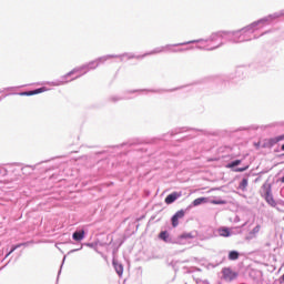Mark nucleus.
<instances>
[{
    "mask_svg": "<svg viewBox=\"0 0 284 284\" xmlns=\"http://www.w3.org/2000/svg\"><path fill=\"white\" fill-rule=\"evenodd\" d=\"M245 68L240 67L235 70L234 73H230L227 75H223L221 78L222 83H226L229 85H239L242 81L245 80Z\"/></svg>",
    "mask_w": 284,
    "mask_h": 284,
    "instance_id": "nucleus-8",
    "label": "nucleus"
},
{
    "mask_svg": "<svg viewBox=\"0 0 284 284\" xmlns=\"http://www.w3.org/2000/svg\"><path fill=\"white\" fill-rule=\"evenodd\" d=\"M6 97H10V93H7L6 95H2L1 99H6Z\"/></svg>",
    "mask_w": 284,
    "mask_h": 284,
    "instance_id": "nucleus-51",
    "label": "nucleus"
},
{
    "mask_svg": "<svg viewBox=\"0 0 284 284\" xmlns=\"http://www.w3.org/2000/svg\"><path fill=\"white\" fill-rule=\"evenodd\" d=\"M223 39H225V31H216V32H213L206 39H197V40H191V41H197L195 43H210V42L217 43V44H214L213 47L195 45L196 50H206L209 52H212V50H219V48L223 45Z\"/></svg>",
    "mask_w": 284,
    "mask_h": 284,
    "instance_id": "nucleus-4",
    "label": "nucleus"
},
{
    "mask_svg": "<svg viewBox=\"0 0 284 284\" xmlns=\"http://www.w3.org/2000/svg\"><path fill=\"white\" fill-rule=\"evenodd\" d=\"M49 162H50V160H45V161H42L40 163H49Z\"/></svg>",
    "mask_w": 284,
    "mask_h": 284,
    "instance_id": "nucleus-53",
    "label": "nucleus"
},
{
    "mask_svg": "<svg viewBox=\"0 0 284 284\" xmlns=\"http://www.w3.org/2000/svg\"><path fill=\"white\" fill-rule=\"evenodd\" d=\"M85 236H88V230L85 227L77 229L72 233V240L75 241V243H81Z\"/></svg>",
    "mask_w": 284,
    "mask_h": 284,
    "instance_id": "nucleus-14",
    "label": "nucleus"
},
{
    "mask_svg": "<svg viewBox=\"0 0 284 284\" xmlns=\"http://www.w3.org/2000/svg\"><path fill=\"white\" fill-rule=\"evenodd\" d=\"M134 152H141L142 154H144L145 152H148V149H145V148H136L134 150Z\"/></svg>",
    "mask_w": 284,
    "mask_h": 284,
    "instance_id": "nucleus-37",
    "label": "nucleus"
},
{
    "mask_svg": "<svg viewBox=\"0 0 284 284\" xmlns=\"http://www.w3.org/2000/svg\"><path fill=\"white\" fill-rule=\"evenodd\" d=\"M153 54H155L154 50H151V51L145 52L143 54H139V55L135 54L134 59H136L138 61H141V60L145 59V57H152Z\"/></svg>",
    "mask_w": 284,
    "mask_h": 284,
    "instance_id": "nucleus-27",
    "label": "nucleus"
},
{
    "mask_svg": "<svg viewBox=\"0 0 284 284\" xmlns=\"http://www.w3.org/2000/svg\"><path fill=\"white\" fill-rule=\"evenodd\" d=\"M112 265H113V270H115V273L118 274L119 278H121L123 276V272H124L123 264L121 262H119V260L113 257Z\"/></svg>",
    "mask_w": 284,
    "mask_h": 284,
    "instance_id": "nucleus-19",
    "label": "nucleus"
},
{
    "mask_svg": "<svg viewBox=\"0 0 284 284\" xmlns=\"http://www.w3.org/2000/svg\"><path fill=\"white\" fill-rule=\"evenodd\" d=\"M274 152H275L276 154H278V152H283V150H281V148H276V149H274Z\"/></svg>",
    "mask_w": 284,
    "mask_h": 284,
    "instance_id": "nucleus-45",
    "label": "nucleus"
},
{
    "mask_svg": "<svg viewBox=\"0 0 284 284\" xmlns=\"http://www.w3.org/2000/svg\"><path fill=\"white\" fill-rule=\"evenodd\" d=\"M281 150L282 152H284V143L281 145Z\"/></svg>",
    "mask_w": 284,
    "mask_h": 284,
    "instance_id": "nucleus-52",
    "label": "nucleus"
},
{
    "mask_svg": "<svg viewBox=\"0 0 284 284\" xmlns=\"http://www.w3.org/2000/svg\"><path fill=\"white\" fill-rule=\"evenodd\" d=\"M253 68L260 73L267 72V65L261 63V64H254Z\"/></svg>",
    "mask_w": 284,
    "mask_h": 284,
    "instance_id": "nucleus-28",
    "label": "nucleus"
},
{
    "mask_svg": "<svg viewBox=\"0 0 284 284\" xmlns=\"http://www.w3.org/2000/svg\"><path fill=\"white\" fill-rule=\"evenodd\" d=\"M30 243H32V241L18 243V245H20L19 247H28L30 245Z\"/></svg>",
    "mask_w": 284,
    "mask_h": 284,
    "instance_id": "nucleus-36",
    "label": "nucleus"
},
{
    "mask_svg": "<svg viewBox=\"0 0 284 284\" xmlns=\"http://www.w3.org/2000/svg\"><path fill=\"white\" fill-rule=\"evenodd\" d=\"M176 263H179V261H171L169 263V266L170 267H173L174 268V272H179V268L176 267Z\"/></svg>",
    "mask_w": 284,
    "mask_h": 284,
    "instance_id": "nucleus-35",
    "label": "nucleus"
},
{
    "mask_svg": "<svg viewBox=\"0 0 284 284\" xmlns=\"http://www.w3.org/2000/svg\"><path fill=\"white\" fill-rule=\"evenodd\" d=\"M209 202V199L205 196L195 199L187 207L186 211H191L192 207H199V205H205Z\"/></svg>",
    "mask_w": 284,
    "mask_h": 284,
    "instance_id": "nucleus-20",
    "label": "nucleus"
},
{
    "mask_svg": "<svg viewBox=\"0 0 284 284\" xmlns=\"http://www.w3.org/2000/svg\"><path fill=\"white\" fill-rule=\"evenodd\" d=\"M19 244H12L10 250L7 251L4 258H8V256H10V254H13V252H17V250H19Z\"/></svg>",
    "mask_w": 284,
    "mask_h": 284,
    "instance_id": "nucleus-29",
    "label": "nucleus"
},
{
    "mask_svg": "<svg viewBox=\"0 0 284 284\" xmlns=\"http://www.w3.org/2000/svg\"><path fill=\"white\" fill-rule=\"evenodd\" d=\"M69 243H73L72 240H69Z\"/></svg>",
    "mask_w": 284,
    "mask_h": 284,
    "instance_id": "nucleus-59",
    "label": "nucleus"
},
{
    "mask_svg": "<svg viewBox=\"0 0 284 284\" xmlns=\"http://www.w3.org/2000/svg\"><path fill=\"white\" fill-rule=\"evenodd\" d=\"M255 148L258 150L261 148V142L255 143Z\"/></svg>",
    "mask_w": 284,
    "mask_h": 284,
    "instance_id": "nucleus-47",
    "label": "nucleus"
},
{
    "mask_svg": "<svg viewBox=\"0 0 284 284\" xmlns=\"http://www.w3.org/2000/svg\"><path fill=\"white\" fill-rule=\"evenodd\" d=\"M261 190H262L261 196H262V199H264V201H266L267 205H270L271 207H276V210H281L276 205H282V207H284L283 200H280L278 202H276V200H274V194L272 193V183L266 181L262 185Z\"/></svg>",
    "mask_w": 284,
    "mask_h": 284,
    "instance_id": "nucleus-7",
    "label": "nucleus"
},
{
    "mask_svg": "<svg viewBox=\"0 0 284 284\" xmlns=\"http://www.w3.org/2000/svg\"><path fill=\"white\" fill-rule=\"evenodd\" d=\"M185 212H187V209H185V210L181 209V210L176 211L173 214V216L178 217V220L183 219L185 216Z\"/></svg>",
    "mask_w": 284,
    "mask_h": 284,
    "instance_id": "nucleus-30",
    "label": "nucleus"
},
{
    "mask_svg": "<svg viewBox=\"0 0 284 284\" xmlns=\"http://www.w3.org/2000/svg\"><path fill=\"white\" fill-rule=\"evenodd\" d=\"M281 17H284V9L263 17L242 29L224 31L225 41H229L230 43H244V41H250V39H245V34H247V32H254L255 30H258V28L270 26L273 21H276V19H281Z\"/></svg>",
    "mask_w": 284,
    "mask_h": 284,
    "instance_id": "nucleus-1",
    "label": "nucleus"
},
{
    "mask_svg": "<svg viewBox=\"0 0 284 284\" xmlns=\"http://www.w3.org/2000/svg\"><path fill=\"white\" fill-rule=\"evenodd\" d=\"M184 270H187V266H184Z\"/></svg>",
    "mask_w": 284,
    "mask_h": 284,
    "instance_id": "nucleus-60",
    "label": "nucleus"
},
{
    "mask_svg": "<svg viewBox=\"0 0 284 284\" xmlns=\"http://www.w3.org/2000/svg\"><path fill=\"white\" fill-rule=\"evenodd\" d=\"M190 239H196V231L180 234L178 236V245H183V241H190Z\"/></svg>",
    "mask_w": 284,
    "mask_h": 284,
    "instance_id": "nucleus-17",
    "label": "nucleus"
},
{
    "mask_svg": "<svg viewBox=\"0 0 284 284\" xmlns=\"http://www.w3.org/2000/svg\"><path fill=\"white\" fill-rule=\"evenodd\" d=\"M12 90H17V88L16 87L4 88V92H12Z\"/></svg>",
    "mask_w": 284,
    "mask_h": 284,
    "instance_id": "nucleus-41",
    "label": "nucleus"
},
{
    "mask_svg": "<svg viewBox=\"0 0 284 284\" xmlns=\"http://www.w3.org/2000/svg\"><path fill=\"white\" fill-rule=\"evenodd\" d=\"M192 131L193 132H202V134H207V131H205V130L181 126V128H175V129L171 130L169 133H164L160 136L152 138L146 143H158L159 141H168V138L172 139V136H176V134H183V132H192Z\"/></svg>",
    "mask_w": 284,
    "mask_h": 284,
    "instance_id": "nucleus-6",
    "label": "nucleus"
},
{
    "mask_svg": "<svg viewBox=\"0 0 284 284\" xmlns=\"http://www.w3.org/2000/svg\"><path fill=\"white\" fill-rule=\"evenodd\" d=\"M28 168H31L32 170H34V168H37L36 165L34 166H32V165H29Z\"/></svg>",
    "mask_w": 284,
    "mask_h": 284,
    "instance_id": "nucleus-54",
    "label": "nucleus"
},
{
    "mask_svg": "<svg viewBox=\"0 0 284 284\" xmlns=\"http://www.w3.org/2000/svg\"><path fill=\"white\" fill-rule=\"evenodd\" d=\"M261 232V224H257L254 229L250 231V236H254L255 234H258Z\"/></svg>",
    "mask_w": 284,
    "mask_h": 284,
    "instance_id": "nucleus-32",
    "label": "nucleus"
},
{
    "mask_svg": "<svg viewBox=\"0 0 284 284\" xmlns=\"http://www.w3.org/2000/svg\"><path fill=\"white\" fill-rule=\"evenodd\" d=\"M87 247H91L92 250H94V247H97V243H93V242H91V243H85L84 244Z\"/></svg>",
    "mask_w": 284,
    "mask_h": 284,
    "instance_id": "nucleus-40",
    "label": "nucleus"
},
{
    "mask_svg": "<svg viewBox=\"0 0 284 284\" xmlns=\"http://www.w3.org/2000/svg\"><path fill=\"white\" fill-rule=\"evenodd\" d=\"M126 237H120L118 240L114 241V239H112L111 236V241L109 242V245H112V254H116V252H119V250H121V246L123 245V243H125Z\"/></svg>",
    "mask_w": 284,
    "mask_h": 284,
    "instance_id": "nucleus-16",
    "label": "nucleus"
},
{
    "mask_svg": "<svg viewBox=\"0 0 284 284\" xmlns=\"http://www.w3.org/2000/svg\"><path fill=\"white\" fill-rule=\"evenodd\" d=\"M243 130H258V125L252 124V125H250V126H247V128H239V129L236 130V132H243Z\"/></svg>",
    "mask_w": 284,
    "mask_h": 284,
    "instance_id": "nucleus-31",
    "label": "nucleus"
},
{
    "mask_svg": "<svg viewBox=\"0 0 284 284\" xmlns=\"http://www.w3.org/2000/svg\"><path fill=\"white\" fill-rule=\"evenodd\" d=\"M241 227H245V223Z\"/></svg>",
    "mask_w": 284,
    "mask_h": 284,
    "instance_id": "nucleus-58",
    "label": "nucleus"
},
{
    "mask_svg": "<svg viewBox=\"0 0 284 284\" xmlns=\"http://www.w3.org/2000/svg\"><path fill=\"white\" fill-rule=\"evenodd\" d=\"M276 159H278L280 161H283V159H284V152L281 153V154H277V155H276Z\"/></svg>",
    "mask_w": 284,
    "mask_h": 284,
    "instance_id": "nucleus-43",
    "label": "nucleus"
},
{
    "mask_svg": "<svg viewBox=\"0 0 284 284\" xmlns=\"http://www.w3.org/2000/svg\"><path fill=\"white\" fill-rule=\"evenodd\" d=\"M193 43H196V41L190 40V41H186V42H180V43H174V44H166V45H162V47H156L155 49H153V53L154 54H161L163 52H171V53L187 52L190 50H194V45H192ZM183 45H190V47L181 48Z\"/></svg>",
    "mask_w": 284,
    "mask_h": 284,
    "instance_id": "nucleus-5",
    "label": "nucleus"
},
{
    "mask_svg": "<svg viewBox=\"0 0 284 284\" xmlns=\"http://www.w3.org/2000/svg\"><path fill=\"white\" fill-rule=\"evenodd\" d=\"M239 221H241V217H239V216H235V220H234V222H235V223H239Z\"/></svg>",
    "mask_w": 284,
    "mask_h": 284,
    "instance_id": "nucleus-49",
    "label": "nucleus"
},
{
    "mask_svg": "<svg viewBox=\"0 0 284 284\" xmlns=\"http://www.w3.org/2000/svg\"><path fill=\"white\" fill-rule=\"evenodd\" d=\"M247 185H250V174L243 176V179L239 183L237 190H241L242 192H247Z\"/></svg>",
    "mask_w": 284,
    "mask_h": 284,
    "instance_id": "nucleus-21",
    "label": "nucleus"
},
{
    "mask_svg": "<svg viewBox=\"0 0 284 284\" xmlns=\"http://www.w3.org/2000/svg\"><path fill=\"white\" fill-rule=\"evenodd\" d=\"M257 181H258V178L255 179V182H257Z\"/></svg>",
    "mask_w": 284,
    "mask_h": 284,
    "instance_id": "nucleus-57",
    "label": "nucleus"
},
{
    "mask_svg": "<svg viewBox=\"0 0 284 284\" xmlns=\"http://www.w3.org/2000/svg\"><path fill=\"white\" fill-rule=\"evenodd\" d=\"M182 196H183L182 192L174 191L165 196L164 203L166 205H172V203H176V201H179V199H181Z\"/></svg>",
    "mask_w": 284,
    "mask_h": 284,
    "instance_id": "nucleus-15",
    "label": "nucleus"
},
{
    "mask_svg": "<svg viewBox=\"0 0 284 284\" xmlns=\"http://www.w3.org/2000/svg\"><path fill=\"white\" fill-rule=\"evenodd\" d=\"M209 232H210L209 239H212L214 236L215 230L214 229H209Z\"/></svg>",
    "mask_w": 284,
    "mask_h": 284,
    "instance_id": "nucleus-42",
    "label": "nucleus"
},
{
    "mask_svg": "<svg viewBox=\"0 0 284 284\" xmlns=\"http://www.w3.org/2000/svg\"><path fill=\"white\" fill-rule=\"evenodd\" d=\"M192 272H194V270H187L186 274H192Z\"/></svg>",
    "mask_w": 284,
    "mask_h": 284,
    "instance_id": "nucleus-50",
    "label": "nucleus"
},
{
    "mask_svg": "<svg viewBox=\"0 0 284 284\" xmlns=\"http://www.w3.org/2000/svg\"><path fill=\"white\" fill-rule=\"evenodd\" d=\"M212 205H227V201L221 197H215L211 200Z\"/></svg>",
    "mask_w": 284,
    "mask_h": 284,
    "instance_id": "nucleus-26",
    "label": "nucleus"
},
{
    "mask_svg": "<svg viewBox=\"0 0 284 284\" xmlns=\"http://www.w3.org/2000/svg\"><path fill=\"white\" fill-rule=\"evenodd\" d=\"M191 91H192V89H189V90H187V92H191Z\"/></svg>",
    "mask_w": 284,
    "mask_h": 284,
    "instance_id": "nucleus-56",
    "label": "nucleus"
},
{
    "mask_svg": "<svg viewBox=\"0 0 284 284\" xmlns=\"http://www.w3.org/2000/svg\"><path fill=\"white\" fill-rule=\"evenodd\" d=\"M204 283H209L207 280H205Z\"/></svg>",
    "mask_w": 284,
    "mask_h": 284,
    "instance_id": "nucleus-61",
    "label": "nucleus"
},
{
    "mask_svg": "<svg viewBox=\"0 0 284 284\" xmlns=\"http://www.w3.org/2000/svg\"><path fill=\"white\" fill-rule=\"evenodd\" d=\"M110 59H114V55L106 54V55L99 57L95 60H92L85 64H82L80 67L72 69L71 71L60 77L59 79L52 82H48V84L59 88V85H65L72 81H77V79H81V77H83V74H88L90 70H97L99 65H101L102 63H105V61H110Z\"/></svg>",
    "mask_w": 284,
    "mask_h": 284,
    "instance_id": "nucleus-2",
    "label": "nucleus"
},
{
    "mask_svg": "<svg viewBox=\"0 0 284 284\" xmlns=\"http://www.w3.org/2000/svg\"><path fill=\"white\" fill-rule=\"evenodd\" d=\"M192 270H193V272H201V268H199L196 266H194Z\"/></svg>",
    "mask_w": 284,
    "mask_h": 284,
    "instance_id": "nucleus-46",
    "label": "nucleus"
},
{
    "mask_svg": "<svg viewBox=\"0 0 284 284\" xmlns=\"http://www.w3.org/2000/svg\"><path fill=\"white\" fill-rule=\"evenodd\" d=\"M243 163V160L236 159L225 164V168L227 170H231V172H247L250 170V164H246L244 166L239 168Z\"/></svg>",
    "mask_w": 284,
    "mask_h": 284,
    "instance_id": "nucleus-9",
    "label": "nucleus"
},
{
    "mask_svg": "<svg viewBox=\"0 0 284 284\" xmlns=\"http://www.w3.org/2000/svg\"><path fill=\"white\" fill-rule=\"evenodd\" d=\"M171 225L172 227H179V217H175V215L171 216Z\"/></svg>",
    "mask_w": 284,
    "mask_h": 284,
    "instance_id": "nucleus-33",
    "label": "nucleus"
},
{
    "mask_svg": "<svg viewBox=\"0 0 284 284\" xmlns=\"http://www.w3.org/2000/svg\"><path fill=\"white\" fill-rule=\"evenodd\" d=\"M48 90H50V89H48V87H40L37 89H32V90L20 91L14 94H18V97H34L37 94H43V92H48Z\"/></svg>",
    "mask_w": 284,
    "mask_h": 284,
    "instance_id": "nucleus-11",
    "label": "nucleus"
},
{
    "mask_svg": "<svg viewBox=\"0 0 284 284\" xmlns=\"http://www.w3.org/2000/svg\"><path fill=\"white\" fill-rule=\"evenodd\" d=\"M222 278L224 281H236L239 278V272L232 270V267H223L222 268Z\"/></svg>",
    "mask_w": 284,
    "mask_h": 284,
    "instance_id": "nucleus-13",
    "label": "nucleus"
},
{
    "mask_svg": "<svg viewBox=\"0 0 284 284\" xmlns=\"http://www.w3.org/2000/svg\"><path fill=\"white\" fill-rule=\"evenodd\" d=\"M64 263H65V255L63 256L61 266H60V268H59V271H58L57 282H59V277L61 276V272H62V270H63Z\"/></svg>",
    "mask_w": 284,
    "mask_h": 284,
    "instance_id": "nucleus-34",
    "label": "nucleus"
},
{
    "mask_svg": "<svg viewBox=\"0 0 284 284\" xmlns=\"http://www.w3.org/2000/svg\"><path fill=\"white\" fill-rule=\"evenodd\" d=\"M241 258V252L236 250L229 251L227 260L229 261H239Z\"/></svg>",
    "mask_w": 284,
    "mask_h": 284,
    "instance_id": "nucleus-24",
    "label": "nucleus"
},
{
    "mask_svg": "<svg viewBox=\"0 0 284 284\" xmlns=\"http://www.w3.org/2000/svg\"><path fill=\"white\" fill-rule=\"evenodd\" d=\"M81 250H83V245H81V247H79V248H73V250L69 251L68 254H74V252H81Z\"/></svg>",
    "mask_w": 284,
    "mask_h": 284,
    "instance_id": "nucleus-38",
    "label": "nucleus"
},
{
    "mask_svg": "<svg viewBox=\"0 0 284 284\" xmlns=\"http://www.w3.org/2000/svg\"><path fill=\"white\" fill-rule=\"evenodd\" d=\"M281 141H284V133L274 138L265 139L261 148H263L264 150H272V148H274V145H276L277 143H281Z\"/></svg>",
    "mask_w": 284,
    "mask_h": 284,
    "instance_id": "nucleus-10",
    "label": "nucleus"
},
{
    "mask_svg": "<svg viewBox=\"0 0 284 284\" xmlns=\"http://www.w3.org/2000/svg\"><path fill=\"white\" fill-rule=\"evenodd\" d=\"M267 170H262L260 173H257V176H263V174H267Z\"/></svg>",
    "mask_w": 284,
    "mask_h": 284,
    "instance_id": "nucleus-44",
    "label": "nucleus"
},
{
    "mask_svg": "<svg viewBox=\"0 0 284 284\" xmlns=\"http://www.w3.org/2000/svg\"><path fill=\"white\" fill-rule=\"evenodd\" d=\"M97 155L99 154H105V151H99V152H95Z\"/></svg>",
    "mask_w": 284,
    "mask_h": 284,
    "instance_id": "nucleus-48",
    "label": "nucleus"
},
{
    "mask_svg": "<svg viewBox=\"0 0 284 284\" xmlns=\"http://www.w3.org/2000/svg\"><path fill=\"white\" fill-rule=\"evenodd\" d=\"M158 239L160 241H163V243H169L171 245H179L178 237H172V235L168 231H161L158 234Z\"/></svg>",
    "mask_w": 284,
    "mask_h": 284,
    "instance_id": "nucleus-12",
    "label": "nucleus"
},
{
    "mask_svg": "<svg viewBox=\"0 0 284 284\" xmlns=\"http://www.w3.org/2000/svg\"><path fill=\"white\" fill-rule=\"evenodd\" d=\"M183 263H187V260H184Z\"/></svg>",
    "mask_w": 284,
    "mask_h": 284,
    "instance_id": "nucleus-55",
    "label": "nucleus"
},
{
    "mask_svg": "<svg viewBox=\"0 0 284 284\" xmlns=\"http://www.w3.org/2000/svg\"><path fill=\"white\" fill-rule=\"evenodd\" d=\"M261 274H263V272L254 268L250 270L248 272V276L252 278V281H258V276H261Z\"/></svg>",
    "mask_w": 284,
    "mask_h": 284,
    "instance_id": "nucleus-25",
    "label": "nucleus"
},
{
    "mask_svg": "<svg viewBox=\"0 0 284 284\" xmlns=\"http://www.w3.org/2000/svg\"><path fill=\"white\" fill-rule=\"evenodd\" d=\"M110 57H113V59H120V61H123V58L126 57L128 60L134 59V53L124 52L121 54H110Z\"/></svg>",
    "mask_w": 284,
    "mask_h": 284,
    "instance_id": "nucleus-23",
    "label": "nucleus"
},
{
    "mask_svg": "<svg viewBox=\"0 0 284 284\" xmlns=\"http://www.w3.org/2000/svg\"><path fill=\"white\" fill-rule=\"evenodd\" d=\"M143 143L145 142L142 139L135 138V139L128 140L126 142L118 145V148H125V145H128V148H132L134 145H143Z\"/></svg>",
    "mask_w": 284,
    "mask_h": 284,
    "instance_id": "nucleus-18",
    "label": "nucleus"
},
{
    "mask_svg": "<svg viewBox=\"0 0 284 284\" xmlns=\"http://www.w3.org/2000/svg\"><path fill=\"white\" fill-rule=\"evenodd\" d=\"M0 174L2 176H7L8 175V170L7 169H3V168H0Z\"/></svg>",
    "mask_w": 284,
    "mask_h": 284,
    "instance_id": "nucleus-39",
    "label": "nucleus"
},
{
    "mask_svg": "<svg viewBox=\"0 0 284 284\" xmlns=\"http://www.w3.org/2000/svg\"><path fill=\"white\" fill-rule=\"evenodd\" d=\"M219 236H223V239H230L232 236V229L227 226H221L217 229Z\"/></svg>",
    "mask_w": 284,
    "mask_h": 284,
    "instance_id": "nucleus-22",
    "label": "nucleus"
},
{
    "mask_svg": "<svg viewBox=\"0 0 284 284\" xmlns=\"http://www.w3.org/2000/svg\"><path fill=\"white\" fill-rule=\"evenodd\" d=\"M282 163H284V161Z\"/></svg>",
    "mask_w": 284,
    "mask_h": 284,
    "instance_id": "nucleus-62",
    "label": "nucleus"
},
{
    "mask_svg": "<svg viewBox=\"0 0 284 284\" xmlns=\"http://www.w3.org/2000/svg\"><path fill=\"white\" fill-rule=\"evenodd\" d=\"M192 85H196V82L186 85H180L172 89H133L123 91L124 95H111L109 97V101L111 103H119V101H130L134 99V97H128L125 94H141L143 92H151L152 94H165L166 92H178V90H183L185 88H192Z\"/></svg>",
    "mask_w": 284,
    "mask_h": 284,
    "instance_id": "nucleus-3",
    "label": "nucleus"
}]
</instances>
